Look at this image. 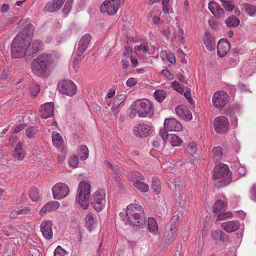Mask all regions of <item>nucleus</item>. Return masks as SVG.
<instances>
[{"label": "nucleus", "mask_w": 256, "mask_h": 256, "mask_svg": "<svg viewBox=\"0 0 256 256\" xmlns=\"http://www.w3.org/2000/svg\"><path fill=\"white\" fill-rule=\"evenodd\" d=\"M34 32V26L28 24L17 34L11 44V54L13 58H21L28 55V46Z\"/></svg>", "instance_id": "f257e3e1"}, {"label": "nucleus", "mask_w": 256, "mask_h": 256, "mask_svg": "<svg viewBox=\"0 0 256 256\" xmlns=\"http://www.w3.org/2000/svg\"><path fill=\"white\" fill-rule=\"evenodd\" d=\"M126 215L128 221L126 224L140 227L146 223L144 210L142 206L139 204H132L128 206Z\"/></svg>", "instance_id": "f03ea898"}, {"label": "nucleus", "mask_w": 256, "mask_h": 256, "mask_svg": "<svg viewBox=\"0 0 256 256\" xmlns=\"http://www.w3.org/2000/svg\"><path fill=\"white\" fill-rule=\"evenodd\" d=\"M90 188L91 186L88 182L82 181L78 184L76 200L84 210L88 208Z\"/></svg>", "instance_id": "7ed1b4c3"}, {"label": "nucleus", "mask_w": 256, "mask_h": 256, "mask_svg": "<svg viewBox=\"0 0 256 256\" xmlns=\"http://www.w3.org/2000/svg\"><path fill=\"white\" fill-rule=\"evenodd\" d=\"M49 57L48 54H43L34 60L32 64V70L34 73L40 76H46L50 73L46 62Z\"/></svg>", "instance_id": "20e7f679"}, {"label": "nucleus", "mask_w": 256, "mask_h": 256, "mask_svg": "<svg viewBox=\"0 0 256 256\" xmlns=\"http://www.w3.org/2000/svg\"><path fill=\"white\" fill-rule=\"evenodd\" d=\"M213 178L214 180L222 178L221 181L222 186L229 184L232 181V175L228 166L221 163L216 165L213 170Z\"/></svg>", "instance_id": "39448f33"}, {"label": "nucleus", "mask_w": 256, "mask_h": 256, "mask_svg": "<svg viewBox=\"0 0 256 256\" xmlns=\"http://www.w3.org/2000/svg\"><path fill=\"white\" fill-rule=\"evenodd\" d=\"M90 200L94 208L97 212L101 211L104 208L106 202L105 190H97L92 194Z\"/></svg>", "instance_id": "423d86ee"}, {"label": "nucleus", "mask_w": 256, "mask_h": 256, "mask_svg": "<svg viewBox=\"0 0 256 256\" xmlns=\"http://www.w3.org/2000/svg\"><path fill=\"white\" fill-rule=\"evenodd\" d=\"M124 1V0H105L100 6V11L102 13L114 16L116 14Z\"/></svg>", "instance_id": "0eeeda50"}, {"label": "nucleus", "mask_w": 256, "mask_h": 256, "mask_svg": "<svg viewBox=\"0 0 256 256\" xmlns=\"http://www.w3.org/2000/svg\"><path fill=\"white\" fill-rule=\"evenodd\" d=\"M137 109L138 110V116L140 118L150 117L154 114V108L149 100H139L134 101Z\"/></svg>", "instance_id": "6e6552de"}, {"label": "nucleus", "mask_w": 256, "mask_h": 256, "mask_svg": "<svg viewBox=\"0 0 256 256\" xmlns=\"http://www.w3.org/2000/svg\"><path fill=\"white\" fill-rule=\"evenodd\" d=\"M154 128L152 124L139 123L132 128L134 134L137 138H144L153 133Z\"/></svg>", "instance_id": "1a4fd4ad"}, {"label": "nucleus", "mask_w": 256, "mask_h": 256, "mask_svg": "<svg viewBox=\"0 0 256 256\" xmlns=\"http://www.w3.org/2000/svg\"><path fill=\"white\" fill-rule=\"evenodd\" d=\"M52 191L54 200H60L64 198L68 195L70 189L66 184L58 182L52 186Z\"/></svg>", "instance_id": "9d476101"}, {"label": "nucleus", "mask_w": 256, "mask_h": 256, "mask_svg": "<svg viewBox=\"0 0 256 256\" xmlns=\"http://www.w3.org/2000/svg\"><path fill=\"white\" fill-rule=\"evenodd\" d=\"M58 89L61 94L70 96L75 95L77 90L76 84L70 80H64L60 82Z\"/></svg>", "instance_id": "9b49d317"}, {"label": "nucleus", "mask_w": 256, "mask_h": 256, "mask_svg": "<svg viewBox=\"0 0 256 256\" xmlns=\"http://www.w3.org/2000/svg\"><path fill=\"white\" fill-rule=\"evenodd\" d=\"M92 36L89 34H84L80 40L77 50L76 52V56L74 58V63L83 54L88 48L89 44L91 40Z\"/></svg>", "instance_id": "f8f14e48"}, {"label": "nucleus", "mask_w": 256, "mask_h": 256, "mask_svg": "<svg viewBox=\"0 0 256 256\" xmlns=\"http://www.w3.org/2000/svg\"><path fill=\"white\" fill-rule=\"evenodd\" d=\"M230 98L224 91L215 92L212 96V103L218 108H223L229 102Z\"/></svg>", "instance_id": "ddd939ff"}, {"label": "nucleus", "mask_w": 256, "mask_h": 256, "mask_svg": "<svg viewBox=\"0 0 256 256\" xmlns=\"http://www.w3.org/2000/svg\"><path fill=\"white\" fill-rule=\"evenodd\" d=\"M214 130L218 133L224 134L228 131L230 122L228 118L224 116L216 118L214 122Z\"/></svg>", "instance_id": "4468645a"}, {"label": "nucleus", "mask_w": 256, "mask_h": 256, "mask_svg": "<svg viewBox=\"0 0 256 256\" xmlns=\"http://www.w3.org/2000/svg\"><path fill=\"white\" fill-rule=\"evenodd\" d=\"M160 135L165 142H168L172 146H180L182 140L175 134H168L164 130L160 129Z\"/></svg>", "instance_id": "2eb2a0df"}, {"label": "nucleus", "mask_w": 256, "mask_h": 256, "mask_svg": "<svg viewBox=\"0 0 256 256\" xmlns=\"http://www.w3.org/2000/svg\"><path fill=\"white\" fill-rule=\"evenodd\" d=\"M179 220L178 216H174L170 220L169 226H168V230L164 232V236L166 240L171 241L173 236L177 231V227L178 225Z\"/></svg>", "instance_id": "dca6fc26"}, {"label": "nucleus", "mask_w": 256, "mask_h": 256, "mask_svg": "<svg viewBox=\"0 0 256 256\" xmlns=\"http://www.w3.org/2000/svg\"><path fill=\"white\" fill-rule=\"evenodd\" d=\"M52 222L51 220H44L42 222L40 225V231L44 238L47 240H50L52 238Z\"/></svg>", "instance_id": "f3484780"}, {"label": "nucleus", "mask_w": 256, "mask_h": 256, "mask_svg": "<svg viewBox=\"0 0 256 256\" xmlns=\"http://www.w3.org/2000/svg\"><path fill=\"white\" fill-rule=\"evenodd\" d=\"M164 129L166 131H180L182 127L181 124L174 118H167L164 120Z\"/></svg>", "instance_id": "a211bd4d"}, {"label": "nucleus", "mask_w": 256, "mask_h": 256, "mask_svg": "<svg viewBox=\"0 0 256 256\" xmlns=\"http://www.w3.org/2000/svg\"><path fill=\"white\" fill-rule=\"evenodd\" d=\"M230 48V44L226 39H220L217 45V54L218 56L220 58L225 56Z\"/></svg>", "instance_id": "6ab92c4d"}, {"label": "nucleus", "mask_w": 256, "mask_h": 256, "mask_svg": "<svg viewBox=\"0 0 256 256\" xmlns=\"http://www.w3.org/2000/svg\"><path fill=\"white\" fill-rule=\"evenodd\" d=\"M40 114L42 118L52 117L54 114V104L46 102L40 107Z\"/></svg>", "instance_id": "aec40b11"}, {"label": "nucleus", "mask_w": 256, "mask_h": 256, "mask_svg": "<svg viewBox=\"0 0 256 256\" xmlns=\"http://www.w3.org/2000/svg\"><path fill=\"white\" fill-rule=\"evenodd\" d=\"M66 0H52V2H48L44 7L45 12H54L60 10Z\"/></svg>", "instance_id": "412c9836"}, {"label": "nucleus", "mask_w": 256, "mask_h": 256, "mask_svg": "<svg viewBox=\"0 0 256 256\" xmlns=\"http://www.w3.org/2000/svg\"><path fill=\"white\" fill-rule=\"evenodd\" d=\"M208 9L216 18H220L224 15V10L214 1L208 3Z\"/></svg>", "instance_id": "4be33fe9"}, {"label": "nucleus", "mask_w": 256, "mask_h": 256, "mask_svg": "<svg viewBox=\"0 0 256 256\" xmlns=\"http://www.w3.org/2000/svg\"><path fill=\"white\" fill-rule=\"evenodd\" d=\"M84 221L86 227L90 232L96 227L98 223L96 216L92 213L87 214Z\"/></svg>", "instance_id": "5701e85b"}, {"label": "nucleus", "mask_w": 256, "mask_h": 256, "mask_svg": "<svg viewBox=\"0 0 256 256\" xmlns=\"http://www.w3.org/2000/svg\"><path fill=\"white\" fill-rule=\"evenodd\" d=\"M176 112L181 118L186 121H190L192 118V112L190 110L181 106H178L176 109Z\"/></svg>", "instance_id": "b1692460"}, {"label": "nucleus", "mask_w": 256, "mask_h": 256, "mask_svg": "<svg viewBox=\"0 0 256 256\" xmlns=\"http://www.w3.org/2000/svg\"><path fill=\"white\" fill-rule=\"evenodd\" d=\"M204 46L208 50H214L216 47V40L212 34L208 32H206L203 39Z\"/></svg>", "instance_id": "393cba45"}, {"label": "nucleus", "mask_w": 256, "mask_h": 256, "mask_svg": "<svg viewBox=\"0 0 256 256\" xmlns=\"http://www.w3.org/2000/svg\"><path fill=\"white\" fill-rule=\"evenodd\" d=\"M42 42L38 40H34L32 42H30L28 46V56H31L38 52L42 48Z\"/></svg>", "instance_id": "a878e982"}, {"label": "nucleus", "mask_w": 256, "mask_h": 256, "mask_svg": "<svg viewBox=\"0 0 256 256\" xmlns=\"http://www.w3.org/2000/svg\"><path fill=\"white\" fill-rule=\"evenodd\" d=\"M222 228L227 232L230 233L238 230L240 227V223L237 220H232L222 223Z\"/></svg>", "instance_id": "bb28decb"}, {"label": "nucleus", "mask_w": 256, "mask_h": 256, "mask_svg": "<svg viewBox=\"0 0 256 256\" xmlns=\"http://www.w3.org/2000/svg\"><path fill=\"white\" fill-rule=\"evenodd\" d=\"M52 138V143L55 146L60 150H63L64 149V141L62 135L60 133L56 132H53Z\"/></svg>", "instance_id": "cd10ccee"}, {"label": "nucleus", "mask_w": 256, "mask_h": 256, "mask_svg": "<svg viewBox=\"0 0 256 256\" xmlns=\"http://www.w3.org/2000/svg\"><path fill=\"white\" fill-rule=\"evenodd\" d=\"M148 232L154 236H158L160 234V231L157 222L153 217L148 218Z\"/></svg>", "instance_id": "c85d7f7f"}, {"label": "nucleus", "mask_w": 256, "mask_h": 256, "mask_svg": "<svg viewBox=\"0 0 256 256\" xmlns=\"http://www.w3.org/2000/svg\"><path fill=\"white\" fill-rule=\"evenodd\" d=\"M60 206V204L58 201H51L47 202L40 210V214H44L47 212H50L56 210Z\"/></svg>", "instance_id": "c756f323"}, {"label": "nucleus", "mask_w": 256, "mask_h": 256, "mask_svg": "<svg viewBox=\"0 0 256 256\" xmlns=\"http://www.w3.org/2000/svg\"><path fill=\"white\" fill-rule=\"evenodd\" d=\"M227 206V202L220 200H217L212 206V211L214 214H218L224 212Z\"/></svg>", "instance_id": "7c9ffc66"}, {"label": "nucleus", "mask_w": 256, "mask_h": 256, "mask_svg": "<svg viewBox=\"0 0 256 256\" xmlns=\"http://www.w3.org/2000/svg\"><path fill=\"white\" fill-rule=\"evenodd\" d=\"M13 156L14 158L18 160H22L24 158L25 152L23 150L22 144L20 142L16 144L14 148Z\"/></svg>", "instance_id": "2f4dec72"}, {"label": "nucleus", "mask_w": 256, "mask_h": 256, "mask_svg": "<svg viewBox=\"0 0 256 256\" xmlns=\"http://www.w3.org/2000/svg\"><path fill=\"white\" fill-rule=\"evenodd\" d=\"M225 23L227 26L235 27L239 24L240 20L236 16H232L226 20Z\"/></svg>", "instance_id": "473e14b6"}, {"label": "nucleus", "mask_w": 256, "mask_h": 256, "mask_svg": "<svg viewBox=\"0 0 256 256\" xmlns=\"http://www.w3.org/2000/svg\"><path fill=\"white\" fill-rule=\"evenodd\" d=\"M134 186L138 190L142 192H146L149 190V186L147 184L141 182V180H137L133 183Z\"/></svg>", "instance_id": "72a5a7b5"}, {"label": "nucleus", "mask_w": 256, "mask_h": 256, "mask_svg": "<svg viewBox=\"0 0 256 256\" xmlns=\"http://www.w3.org/2000/svg\"><path fill=\"white\" fill-rule=\"evenodd\" d=\"M78 154L82 160H84L88 158L89 150L86 146L81 145L78 149Z\"/></svg>", "instance_id": "f704fd0d"}, {"label": "nucleus", "mask_w": 256, "mask_h": 256, "mask_svg": "<svg viewBox=\"0 0 256 256\" xmlns=\"http://www.w3.org/2000/svg\"><path fill=\"white\" fill-rule=\"evenodd\" d=\"M152 186L154 192L156 194H158L160 192L161 190L160 182L158 177L154 176L152 178Z\"/></svg>", "instance_id": "c9c22d12"}, {"label": "nucleus", "mask_w": 256, "mask_h": 256, "mask_svg": "<svg viewBox=\"0 0 256 256\" xmlns=\"http://www.w3.org/2000/svg\"><path fill=\"white\" fill-rule=\"evenodd\" d=\"M212 154L214 160L216 162L220 160L223 155L222 148L220 146L214 147L212 150Z\"/></svg>", "instance_id": "e433bc0d"}, {"label": "nucleus", "mask_w": 256, "mask_h": 256, "mask_svg": "<svg viewBox=\"0 0 256 256\" xmlns=\"http://www.w3.org/2000/svg\"><path fill=\"white\" fill-rule=\"evenodd\" d=\"M128 179L133 183L137 180H144L143 176L138 172H133L128 174Z\"/></svg>", "instance_id": "4c0bfd02"}, {"label": "nucleus", "mask_w": 256, "mask_h": 256, "mask_svg": "<svg viewBox=\"0 0 256 256\" xmlns=\"http://www.w3.org/2000/svg\"><path fill=\"white\" fill-rule=\"evenodd\" d=\"M186 152L187 154L192 156V157H193L196 152V143L194 142H190L187 146Z\"/></svg>", "instance_id": "58836bf2"}, {"label": "nucleus", "mask_w": 256, "mask_h": 256, "mask_svg": "<svg viewBox=\"0 0 256 256\" xmlns=\"http://www.w3.org/2000/svg\"><path fill=\"white\" fill-rule=\"evenodd\" d=\"M156 100L160 102H162L166 97V92L164 90H156L154 92Z\"/></svg>", "instance_id": "ea45409f"}, {"label": "nucleus", "mask_w": 256, "mask_h": 256, "mask_svg": "<svg viewBox=\"0 0 256 256\" xmlns=\"http://www.w3.org/2000/svg\"><path fill=\"white\" fill-rule=\"evenodd\" d=\"M232 217V214L230 212H222L217 214V216L214 218L216 221L224 220L228 218H231Z\"/></svg>", "instance_id": "a19ab883"}, {"label": "nucleus", "mask_w": 256, "mask_h": 256, "mask_svg": "<svg viewBox=\"0 0 256 256\" xmlns=\"http://www.w3.org/2000/svg\"><path fill=\"white\" fill-rule=\"evenodd\" d=\"M29 196L30 199L34 202H37L40 198L38 190L36 188H32L30 190Z\"/></svg>", "instance_id": "79ce46f5"}, {"label": "nucleus", "mask_w": 256, "mask_h": 256, "mask_svg": "<svg viewBox=\"0 0 256 256\" xmlns=\"http://www.w3.org/2000/svg\"><path fill=\"white\" fill-rule=\"evenodd\" d=\"M222 6L228 12H232L234 8V6L232 1L227 0H220Z\"/></svg>", "instance_id": "37998d69"}, {"label": "nucleus", "mask_w": 256, "mask_h": 256, "mask_svg": "<svg viewBox=\"0 0 256 256\" xmlns=\"http://www.w3.org/2000/svg\"><path fill=\"white\" fill-rule=\"evenodd\" d=\"M244 7L248 14L251 16H256V6L249 4H244Z\"/></svg>", "instance_id": "c03bdc74"}, {"label": "nucleus", "mask_w": 256, "mask_h": 256, "mask_svg": "<svg viewBox=\"0 0 256 256\" xmlns=\"http://www.w3.org/2000/svg\"><path fill=\"white\" fill-rule=\"evenodd\" d=\"M126 98V96L125 94L118 95L114 98L113 104H114V106H120Z\"/></svg>", "instance_id": "a18cd8bd"}, {"label": "nucleus", "mask_w": 256, "mask_h": 256, "mask_svg": "<svg viewBox=\"0 0 256 256\" xmlns=\"http://www.w3.org/2000/svg\"><path fill=\"white\" fill-rule=\"evenodd\" d=\"M72 5V0H67L66 2L64 8H63L62 12L65 16L68 15L69 12H70Z\"/></svg>", "instance_id": "49530a36"}, {"label": "nucleus", "mask_w": 256, "mask_h": 256, "mask_svg": "<svg viewBox=\"0 0 256 256\" xmlns=\"http://www.w3.org/2000/svg\"><path fill=\"white\" fill-rule=\"evenodd\" d=\"M78 156L72 155L68 160V164L72 168H76L78 164Z\"/></svg>", "instance_id": "de8ad7c7"}, {"label": "nucleus", "mask_w": 256, "mask_h": 256, "mask_svg": "<svg viewBox=\"0 0 256 256\" xmlns=\"http://www.w3.org/2000/svg\"><path fill=\"white\" fill-rule=\"evenodd\" d=\"M137 114L138 115V110L137 109L136 104L135 102H134L131 106V110L130 112L129 116L131 118H134Z\"/></svg>", "instance_id": "09e8293b"}, {"label": "nucleus", "mask_w": 256, "mask_h": 256, "mask_svg": "<svg viewBox=\"0 0 256 256\" xmlns=\"http://www.w3.org/2000/svg\"><path fill=\"white\" fill-rule=\"evenodd\" d=\"M40 92V86L36 84L33 83L30 87V92L33 96H36Z\"/></svg>", "instance_id": "8fccbe9b"}, {"label": "nucleus", "mask_w": 256, "mask_h": 256, "mask_svg": "<svg viewBox=\"0 0 256 256\" xmlns=\"http://www.w3.org/2000/svg\"><path fill=\"white\" fill-rule=\"evenodd\" d=\"M67 254L66 250L60 246H58L54 252V256H64Z\"/></svg>", "instance_id": "3c124183"}, {"label": "nucleus", "mask_w": 256, "mask_h": 256, "mask_svg": "<svg viewBox=\"0 0 256 256\" xmlns=\"http://www.w3.org/2000/svg\"><path fill=\"white\" fill-rule=\"evenodd\" d=\"M172 86L174 90L179 93H182L184 91L182 88L181 86L180 83L178 81H174L172 82Z\"/></svg>", "instance_id": "603ef678"}, {"label": "nucleus", "mask_w": 256, "mask_h": 256, "mask_svg": "<svg viewBox=\"0 0 256 256\" xmlns=\"http://www.w3.org/2000/svg\"><path fill=\"white\" fill-rule=\"evenodd\" d=\"M170 0H162V10L164 13L168 14L170 10Z\"/></svg>", "instance_id": "864d4df0"}, {"label": "nucleus", "mask_w": 256, "mask_h": 256, "mask_svg": "<svg viewBox=\"0 0 256 256\" xmlns=\"http://www.w3.org/2000/svg\"><path fill=\"white\" fill-rule=\"evenodd\" d=\"M120 172V169L118 168V171L113 172V176H112L115 179V180L117 182L118 184L120 186L122 183L120 176L119 174V173Z\"/></svg>", "instance_id": "5fc2aeb1"}, {"label": "nucleus", "mask_w": 256, "mask_h": 256, "mask_svg": "<svg viewBox=\"0 0 256 256\" xmlns=\"http://www.w3.org/2000/svg\"><path fill=\"white\" fill-rule=\"evenodd\" d=\"M36 132V130L34 128L30 127L26 130V134L28 138H32L34 136Z\"/></svg>", "instance_id": "6e6d98bb"}, {"label": "nucleus", "mask_w": 256, "mask_h": 256, "mask_svg": "<svg viewBox=\"0 0 256 256\" xmlns=\"http://www.w3.org/2000/svg\"><path fill=\"white\" fill-rule=\"evenodd\" d=\"M222 230H215L212 232L211 236L216 240H219L220 237V232Z\"/></svg>", "instance_id": "4d7b16f0"}, {"label": "nucleus", "mask_w": 256, "mask_h": 256, "mask_svg": "<svg viewBox=\"0 0 256 256\" xmlns=\"http://www.w3.org/2000/svg\"><path fill=\"white\" fill-rule=\"evenodd\" d=\"M137 82V80L134 78H129L126 83L127 86L132 87L134 86Z\"/></svg>", "instance_id": "13d9d810"}, {"label": "nucleus", "mask_w": 256, "mask_h": 256, "mask_svg": "<svg viewBox=\"0 0 256 256\" xmlns=\"http://www.w3.org/2000/svg\"><path fill=\"white\" fill-rule=\"evenodd\" d=\"M162 74L169 80H172L174 78L173 75L166 69L162 70Z\"/></svg>", "instance_id": "bf43d9fd"}, {"label": "nucleus", "mask_w": 256, "mask_h": 256, "mask_svg": "<svg viewBox=\"0 0 256 256\" xmlns=\"http://www.w3.org/2000/svg\"><path fill=\"white\" fill-rule=\"evenodd\" d=\"M104 164L107 168H110L113 172L118 171L120 168L117 166H113L108 161H106Z\"/></svg>", "instance_id": "052dcab7"}, {"label": "nucleus", "mask_w": 256, "mask_h": 256, "mask_svg": "<svg viewBox=\"0 0 256 256\" xmlns=\"http://www.w3.org/2000/svg\"><path fill=\"white\" fill-rule=\"evenodd\" d=\"M156 212L159 217H161L166 214V212L164 208L158 207L156 208Z\"/></svg>", "instance_id": "680f3d73"}, {"label": "nucleus", "mask_w": 256, "mask_h": 256, "mask_svg": "<svg viewBox=\"0 0 256 256\" xmlns=\"http://www.w3.org/2000/svg\"><path fill=\"white\" fill-rule=\"evenodd\" d=\"M138 50L146 53L148 51V46L145 44H142L138 46Z\"/></svg>", "instance_id": "e2e57ef3"}, {"label": "nucleus", "mask_w": 256, "mask_h": 256, "mask_svg": "<svg viewBox=\"0 0 256 256\" xmlns=\"http://www.w3.org/2000/svg\"><path fill=\"white\" fill-rule=\"evenodd\" d=\"M250 198L253 200L256 201V184L254 185L252 188Z\"/></svg>", "instance_id": "0e129e2a"}, {"label": "nucleus", "mask_w": 256, "mask_h": 256, "mask_svg": "<svg viewBox=\"0 0 256 256\" xmlns=\"http://www.w3.org/2000/svg\"><path fill=\"white\" fill-rule=\"evenodd\" d=\"M228 236L224 232H223L222 231H221L220 237L219 238V240L222 242H224L228 241Z\"/></svg>", "instance_id": "69168bd1"}, {"label": "nucleus", "mask_w": 256, "mask_h": 256, "mask_svg": "<svg viewBox=\"0 0 256 256\" xmlns=\"http://www.w3.org/2000/svg\"><path fill=\"white\" fill-rule=\"evenodd\" d=\"M184 31L182 28L178 30V36L180 38V42L183 44L184 43Z\"/></svg>", "instance_id": "338daca9"}, {"label": "nucleus", "mask_w": 256, "mask_h": 256, "mask_svg": "<svg viewBox=\"0 0 256 256\" xmlns=\"http://www.w3.org/2000/svg\"><path fill=\"white\" fill-rule=\"evenodd\" d=\"M25 126V125L24 124H21L14 128V129L12 130V132L13 134H16L20 132V130H23Z\"/></svg>", "instance_id": "774afa93"}]
</instances>
